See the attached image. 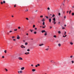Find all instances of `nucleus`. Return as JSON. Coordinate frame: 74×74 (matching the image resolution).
I'll use <instances>...</instances> for the list:
<instances>
[{
    "label": "nucleus",
    "instance_id": "nucleus-27",
    "mask_svg": "<svg viewBox=\"0 0 74 74\" xmlns=\"http://www.w3.org/2000/svg\"><path fill=\"white\" fill-rule=\"evenodd\" d=\"M53 37H54V38H56V36L54 35L53 36Z\"/></svg>",
    "mask_w": 74,
    "mask_h": 74
},
{
    "label": "nucleus",
    "instance_id": "nucleus-19",
    "mask_svg": "<svg viewBox=\"0 0 74 74\" xmlns=\"http://www.w3.org/2000/svg\"><path fill=\"white\" fill-rule=\"evenodd\" d=\"M58 33H59V34H60L61 33V32L60 31H59L58 32Z\"/></svg>",
    "mask_w": 74,
    "mask_h": 74
},
{
    "label": "nucleus",
    "instance_id": "nucleus-49",
    "mask_svg": "<svg viewBox=\"0 0 74 74\" xmlns=\"http://www.w3.org/2000/svg\"><path fill=\"white\" fill-rule=\"evenodd\" d=\"M13 40L14 41H16V39H13Z\"/></svg>",
    "mask_w": 74,
    "mask_h": 74
},
{
    "label": "nucleus",
    "instance_id": "nucleus-11",
    "mask_svg": "<svg viewBox=\"0 0 74 74\" xmlns=\"http://www.w3.org/2000/svg\"><path fill=\"white\" fill-rule=\"evenodd\" d=\"M51 18H49V22H51Z\"/></svg>",
    "mask_w": 74,
    "mask_h": 74
},
{
    "label": "nucleus",
    "instance_id": "nucleus-44",
    "mask_svg": "<svg viewBox=\"0 0 74 74\" xmlns=\"http://www.w3.org/2000/svg\"><path fill=\"white\" fill-rule=\"evenodd\" d=\"M17 29H14V31H17Z\"/></svg>",
    "mask_w": 74,
    "mask_h": 74
},
{
    "label": "nucleus",
    "instance_id": "nucleus-62",
    "mask_svg": "<svg viewBox=\"0 0 74 74\" xmlns=\"http://www.w3.org/2000/svg\"><path fill=\"white\" fill-rule=\"evenodd\" d=\"M28 33L26 34V35H27V36L28 35Z\"/></svg>",
    "mask_w": 74,
    "mask_h": 74
},
{
    "label": "nucleus",
    "instance_id": "nucleus-63",
    "mask_svg": "<svg viewBox=\"0 0 74 74\" xmlns=\"http://www.w3.org/2000/svg\"><path fill=\"white\" fill-rule=\"evenodd\" d=\"M12 18H13L14 16H12Z\"/></svg>",
    "mask_w": 74,
    "mask_h": 74
},
{
    "label": "nucleus",
    "instance_id": "nucleus-61",
    "mask_svg": "<svg viewBox=\"0 0 74 74\" xmlns=\"http://www.w3.org/2000/svg\"><path fill=\"white\" fill-rule=\"evenodd\" d=\"M42 28H43V29H44V28H45V27H42Z\"/></svg>",
    "mask_w": 74,
    "mask_h": 74
},
{
    "label": "nucleus",
    "instance_id": "nucleus-39",
    "mask_svg": "<svg viewBox=\"0 0 74 74\" xmlns=\"http://www.w3.org/2000/svg\"><path fill=\"white\" fill-rule=\"evenodd\" d=\"M27 51H28V52H29V51H30V49H28L27 50Z\"/></svg>",
    "mask_w": 74,
    "mask_h": 74
},
{
    "label": "nucleus",
    "instance_id": "nucleus-25",
    "mask_svg": "<svg viewBox=\"0 0 74 74\" xmlns=\"http://www.w3.org/2000/svg\"><path fill=\"white\" fill-rule=\"evenodd\" d=\"M37 65L38 66H40V64H37Z\"/></svg>",
    "mask_w": 74,
    "mask_h": 74
},
{
    "label": "nucleus",
    "instance_id": "nucleus-41",
    "mask_svg": "<svg viewBox=\"0 0 74 74\" xmlns=\"http://www.w3.org/2000/svg\"><path fill=\"white\" fill-rule=\"evenodd\" d=\"M65 34H66V32H65V33L64 34V35H65Z\"/></svg>",
    "mask_w": 74,
    "mask_h": 74
},
{
    "label": "nucleus",
    "instance_id": "nucleus-54",
    "mask_svg": "<svg viewBox=\"0 0 74 74\" xmlns=\"http://www.w3.org/2000/svg\"><path fill=\"white\" fill-rule=\"evenodd\" d=\"M72 57H73V56H70L71 58H72Z\"/></svg>",
    "mask_w": 74,
    "mask_h": 74
},
{
    "label": "nucleus",
    "instance_id": "nucleus-56",
    "mask_svg": "<svg viewBox=\"0 0 74 74\" xmlns=\"http://www.w3.org/2000/svg\"><path fill=\"white\" fill-rule=\"evenodd\" d=\"M2 58H4V56H2Z\"/></svg>",
    "mask_w": 74,
    "mask_h": 74
},
{
    "label": "nucleus",
    "instance_id": "nucleus-31",
    "mask_svg": "<svg viewBox=\"0 0 74 74\" xmlns=\"http://www.w3.org/2000/svg\"><path fill=\"white\" fill-rule=\"evenodd\" d=\"M43 25H45V22H43L42 23Z\"/></svg>",
    "mask_w": 74,
    "mask_h": 74
},
{
    "label": "nucleus",
    "instance_id": "nucleus-16",
    "mask_svg": "<svg viewBox=\"0 0 74 74\" xmlns=\"http://www.w3.org/2000/svg\"><path fill=\"white\" fill-rule=\"evenodd\" d=\"M21 47L22 48H23V45H22L21 46Z\"/></svg>",
    "mask_w": 74,
    "mask_h": 74
},
{
    "label": "nucleus",
    "instance_id": "nucleus-5",
    "mask_svg": "<svg viewBox=\"0 0 74 74\" xmlns=\"http://www.w3.org/2000/svg\"><path fill=\"white\" fill-rule=\"evenodd\" d=\"M29 53H29V52H27V53H25V55H28V54H29Z\"/></svg>",
    "mask_w": 74,
    "mask_h": 74
},
{
    "label": "nucleus",
    "instance_id": "nucleus-42",
    "mask_svg": "<svg viewBox=\"0 0 74 74\" xmlns=\"http://www.w3.org/2000/svg\"><path fill=\"white\" fill-rule=\"evenodd\" d=\"M42 17H43V16L42 15V16H40V18H42Z\"/></svg>",
    "mask_w": 74,
    "mask_h": 74
},
{
    "label": "nucleus",
    "instance_id": "nucleus-20",
    "mask_svg": "<svg viewBox=\"0 0 74 74\" xmlns=\"http://www.w3.org/2000/svg\"><path fill=\"white\" fill-rule=\"evenodd\" d=\"M27 44H28V43H27V42H26L25 43V45H27Z\"/></svg>",
    "mask_w": 74,
    "mask_h": 74
},
{
    "label": "nucleus",
    "instance_id": "nucleus-46",
    "mask_svg": "<svg viewBox=\"0 0 74 74\" xmlns=\"http://www.w3.org/2000/svg\"><path fill=\"white\" fill-rule=\"evenodd\" d=\"M3 3H5V1H3Z\"/></svg>",
    "mask_w": 74,
    "mask_h": 74
},
{
    "label": "nucleus",
    "instance_id": "nucleus-34",
    "mask_svg": "<svg viewBox=\"0 0 74 74\" xmlns=\"http://www.w3.org/2000/svg\"><path fill=\"white\" fill-rule=\"evenodd\" d=\"M71 10H70L69 12V14H71Z\"/></svg>",
    "mask_w": 74,
    "mask_h": 74
},
{
    "label": "nucleus",
    "instance_id": "nucleus-37",
    "mask_svg": "<svg viewBox=\"0 0 74 74\" xmlns=\"http://www.w3.org/2000/svg\"><path fill=\"white\" fill-rule=\"evenodd\" d=\"M64 19H66V16H64Z\"/></svg>",
    "mask_w": 74,
    "mask_h": 74
},
{
    "label": "nucleus",
    "instance_id": "nucleus-59",
    "mask_svg": "<svg viewBox=\"0 0 74 74\" xmlns=\"http://www.w3.org/2000/svg\"><path fill=\"white\" fill-rule=\"evenodd\" d=\"M65 29V28H64V27H62V29Z\"/></svg>",
    "mask_w": 74,
    "mask_h": 74
},
{
    "label": "nucleus",
    "instance_id": "nucleus-9",
    "mask_svg": "<svg viewBox=\"0 0 74 74\" xmlns=\"http://www.w3.org/2000/svg\"><path fill=\"white\" fill-rule=\"evenodd\" d=\"M17 39L19 40V39H20V37L19 36H17Z\"/></svg>",
    "mask_w": 74,
    "mask_h": 74
},
{
    "label": "nucleus",
    "instance_id": "nucleus-26",
    "mask_svg": "<svg viewBox=\"0 0 74 74\" xmlns=\"http://www.w3.org/2000/svg\"><path fill=\"white\" fill-rule=\"evenodd\" d=\"M30 30L32 33L33 32V30H32L31 29H30Z\"/></svg>",
    "mask_w": 74,
    "mask_h": 74
},
{
    "label": "nucleus",
    "instance_id": "nucleus-1",
    "mask_svg": "<svg viewBox=\"0 0 74 74\" xmlns=\"http://www.w3.org/2000/svg\"><path fill=\"white\" fill-rule=\"evenodd\" d=\"M18 59L20 60H23V58H22L21 57H18Z\"/></svg>",
    "mask_w": 74,
    "mask_h": 74
},
{
    "label": "nucleus",
    "instance_id": "nucleus-60",
    "mask_svg": "<svg viewBox=\"0 0 74 74\" xmlns=\"http://www.w3.org/2000/svg\"><path fill=\"white\" fill-rule=\"evenodd\" d=\"M14 7H16V5H15Z\"/></svg>",
    "mask_w": 74,
    "mask_h": 74
},
{
    "label": "nucleus",
    "instance_id": "nucleus-47",
    "mask_svg": "<svg viewBox=\"0 0 74 74\" xmlns=\"http://www.w3.org/2000/svg\"><path fill=\"white\" fill-rule=\"evenodd\" d=\"M1 4H3V2H1Z\"/></svg>",
    "mask_w": 74,
    "mask_h": 74
},
{
    "label": "nucleus",
    "instance_id": "nucleus-6",
    "mask_svg": "<svg viewBox=\"0 0 74 74\" xmlns=\"http://www.w3.org/2000/svg\"><path fill=\"white\" fill-rule=\"evenodd\" d=\"M44 35L45 36H47V32H45V33Z\"/></svg>",
    "mask_w": 74,
    "mask_h": 74
},
{
    "label": "nucleus",
    "instance_id": "nucleus-30",
    "mask_svg": "<svg viewBox=\"0 0 74 74\" xmlns=\"http://www.w3.org/2000/svg\"><path fill=\"white\" fill-rule=\"evenodd\" d=\"M34 34H37V32H34Z\"/></svg>",
    "mask_w": 74,
    "mask_h": 74
},
{
    "label": "nucleus",
    "instance_id": "nucleus-43",
    "mask_svg": "<svg viewBox=\"0 0 74 74\" xmlns=\"http://www.w3.org/2000/svg\"><path fill=\"white\" fill-rule=\"evenodd\" d=\"M64 2H65V0H64V1L62 3H64Z\"/></svg>",
    "mask_w": 74,
    "mask_h": 74
},
{
    "label": "nucleus",
    "instance_id": "nucleus-57",
    "mask_svg": "<svg viewBox=\"0 0 74 74\" xmlns=\"http://www.w3.org/2000/svg\"><path fill=\"white\" fill-rule=\"evenodd\" d=\"M25 11L27 12V11H28V10L27 9L26 10H25Z\"/></svg>",
    "mask_w": 74,
    "mask_h": 74
},
{
    "label": "nucleus",
    "instance_id": "nucleus-12",
    "mask_svg": "<svg viewBox=\"0 0 74 74\" xmlns=\"http://www.w3.org/2000/svg\"><path fill=\"white\" fill-rule=\"evenodd\" d=\"M53 21H56V19H55V18H54L53 19Z\"/></svg>",
    "mask_w": 74,
    "mask_h": 74
},
{
    "label": "nucleus",
    "instance_id": "nucleus-64",
    "mask_svg": "<svg viewBox=\"0 0 74 74\" xmlns=\"http://www.w3.org/2000/svg\"><path fill=\"white\" fill-rule=\"evenodd\" d=\"M62 4H63V5H64V3H62Z\"/></svg>",
    "mask_w": 74,
    "mask_h": 74
},
{
    "label": "nucleus",
    "instance_id": "nucleus-17",
    "mask_svg": "<svg viewBox=\"0 0 74 74\" xmlns=\"http://www.w3.org/2000/svg\"><path fill=\"white\" fill-rule=\"evenodd\" d=\"M71 62H72V64H73V63H74V61H71Z\"/></svg>",
    "mask_w": 74,
    "mask_h": 74
},
{
    "label": "nucleus",
    "instance_id": "nucleus-53",
    "mask_svg": "<svg viewBox=\"0 0 74 74\" xmlns=\"http://www.w3.org/2000/svg\"><path fill=\"white\" fill-rule=\"evenodd\" d=\"M33 66H34L33 64H31V66H32V67Z\"/></svg>",
    "mask_w": 74,
    "mask_h": 74
},
{
    "label": "nucleus",
    "instance_id": "nucleus-8",
    "mask_svg": "<svg viewBox=\"0 0 74 74\" xmlns=\"http://www.w3.org/2000/svg\"><path fill=\"white\" fill-rule=\"evenodd\" d=\"M20 74H22V73H23V72L22 71H20Z\"/></svg>",
    "mask_w": 74,
    "mask_h": 74
},
{
    "label": "nucleus",
    "instance_id": "nucleus-52",
    "mask_svg": "<svg viewBox=\"0 0 74 74\" xmlns=\"http://www.w3.org/2000/svg\"><path fill=\"white\" fill-rule=\"evenodd\" d=\"M58 15H60V13H58Z\"/></svg>",
    "mask_w": 74,
    "mask_h": 74
},
{
    "label": "nucleus",
    "instance_id": "nucleus-14",
    "mask_svg": "<svg viewBox=\"0 0 74 74\" xmlns=\"http://www.w3.org/2000/svg\"><path fill=\"white\" fill-rule=\"evenodd\" d=\"M36 27V25H33V28H34V27Z\"/></svg>",
    "mask_w": 74,
    "mask_h": 74
},
{
    "label": "nucleus",
    "instance_id": "nucleus-22",
    "mask_svg": "<svg viewBox=\"0 0 74 74\" xmlns=\"http://www.w3.org/2000/svg\"><path fill=\"white\" fill-rule=\"evenodd\" d=\"M5 70L6 71H8V70L6 68L5 69Z\"/></svg>",
    "mask_w": 74,
    "mask_h": 74
},
{
    "label": "nucleus",
    "instance_id": "nucleus-28",
    "mask_svg": "<svg viewBox=\"0 0 74 74\" xmlns=\"http://www.w3.org/2000/svg\"><path fill=\"white\" fill-rule=\"evenodd\" d=\"M4 52L5 53H7V50H5Z\"/></svg>",
    "mask_w": 74,
    "mask_h": 74
},
{
    "label": "nucleus",
    "instance_id": "nucleus-50",
    "mask_svg": "<svg viewBox=\"0 0 74 74\" xmlns=\"http://www.w3.org/2000/svg\"><path fill=\"white\" fill-rule=\"evenodd\" d=\"M12 38H15V37H14V36H12Z\"/></svg>",
    "mask_w": 74,
    "mask_h": 74
},
{
    "label": "nucleus",
    "instance_id": "nucleus-58",
    "mask_svg": "<svg viewBox=\"0 0 74 74\" xmlns=\"http://www.w3.org/2000/svg\"><path fill=\"white\" fill-rule=\"evenodd\" d=\"M37 28H35V30H37Z\"/></svg>",
    "mask_w": 74,
    "mask_h": 74
},
{
    "label": "nucleus",
    "instance_id": "nucleus-13",
    "mask_svg": "<svg viewBox=\"0 0 74 74\" xmlns=\"http://www.w3.org/2000/svg\"><path fill=\"white\" fill-rule=\"evenodd\" d=\"M45 19L44 18H43L42 20V22H44L45 21Z\"/></svg>",
    "mask_w": 74,
    "mask_h": 74
},
{
    "label": "nucleus",
    "instance_id": "nucleus-23",
    "mask_svg": "<svg viewBox=\"0 0 74 74\" xmlns=\"http://www.w3.org/2000/svg\"><path fill=\"white\" fill-rule=\"evenodd\" d=\"M67 36V35H65V36H64V35L63 36V37H66Z\"/></svg>",
    "mask_w": 74,
    "mask_h": 74
},
{
    "label": "nucleus",
    "instance_id": "nucleus-35",
    "mask_svg": "<svg viewBox=\"0 0 74 74\" xmlns=\"http://www.w3.org/2000/svg\"><path fill=\"white\" fill-rule=\"evenodd\" d=\"M18 29H21V27L19 26V27H18Z\"/></svg>",
    "mask_w": 74,
    "mask_h": 74
},
{
    "label": "nucleus",
    "instance_id": "nucleus-38",
    "mask_svg": "<svg viewBox=\"0 0 74 74\" xmlns=\"http://www.w3.org/2000/svg\"><path fill=\"white\" fill-rule=\"evenodd\" d=\"M51 62H52V63H53V60H51Z\"/></svg>",
    "mask_w": 74,
    "mask_h": 74
},
{
    "label": "nucleus",
    "instance_id": "nucleus-2",
    "mask_svg": "<svg viewBox=\"0 0 74 74\" xmlns=\"http://www.w3.org/2000/svg\"><path fill=\"white\" fill-rule=\"evenodd\" d=\"M7 27L8 29H11V27L10 26V25H7Z\"/></svg>",
    "mask_w": 74,
    "mask_h": 74
},
{
    "label": "nucleus",
    "instance_id": "nucleus-24",
    "mask_svg": "<svg viewBox=\"0 0 74 74\" xmlns=\"http://www.w3.org/2000/svg\"><path fill=\"white\" fill-rule=\"evenodd\" d=\"M54 16H55V14H53L52 16V17H54Z\"/></svg>",
    "mask_w": 74,
    "mask_h": 74
},
{
    "label": "nucleus",
    "instance_id": "nucleus-55",
    "mask_svg": "<svg viewBox=\"0 0 74 74\" xmlns=\"http://www.w3.org/2000/svg\"><path fill=\"white\" fill-rule=\"evenodd\" d=\"M46 18H48V16H46Z\"/></svg>",
    "mask_w": 74,
    "mask_h": 74
},
{
    "label": "nucleus",
    "instance_id": "nucleus-36",
    "mask_svg": "<svg viewBox=\"0 0 74 74\" xmlns=\"http://www.w3.org/2000/svg\"><path fill=\"white\" fill-rule=\"evenodd\" d=\"M45 50H46V51H48V50H49V48H47L45 49Z\"/></svg>",
    "mask_w": 74,
    "mask_h": 74
},
{
    "label": "nucleus",
    "instance_id": "nucleus-51",
    "mask_svg": "<svg viewBox=\"0 0 74 74\" xmlns=\"http://www.w3.org/2000/svg\"><path fill=\"white\" fill-rule=\"evenodd\" d=\"M69 12V11H67L66 13H67V14H68Z\"/></svg>",
    "mask_w": 74,
    "mask_h": 74
},
{
    "label": "nucleus",
    "instance_id": "nucleus-40",
    "mask_svg": "<svg viewBox=\"0 0 74 74\" xmlns=\"http://www.w3.org/2000/svg\"><path fill=\"white\" fill-rule=\"evenodd\" d=\"M47 10H50V8H47Z\"/></svg>",
    "mask_w": 74,
    "mask_h": 74
},
{
    "label": "nucleus",
    "instance_id": "nucleus-3",
    "mask_svg": "<svg viewBox=\"0 0 74 74\" xmlns=\"http://www.w3.org/2000/svg\"><path fill=\"white\" fill-rule=\"evenodd\" d=\"M25 69V67H22L21 68V70H23Z\"/></svg>",
    "mask_w": 74,
    "mask_h": 74
},
{
    "label": "nucleus",
    "instance_id": "nucleus-15",
    "mask_svg": "<svg viewBox=\"0 0 74 74\" xmlns=\"http://www.w3.org/2000/svg\"><path fill=\"white\" fill-rule=\"evenodd\" d=\"M71 45H73V42H71L70 43Z\"/></svg>",
    "mask_w": 74,
    "mask_h": 74
},
{
    "label": "nucleus",
    "instance_id": "nucleus-33",
    "mask_svg": "<svg viewBox=\"0 0 74 74\" xmlns=\"http://www.w3.org/2000/svg\"><path fill=\"white\" fill-rule=\"evenodd\" d=\"M12 31H10L9 32V33H12Z\"/></svg>",
    "mask_w": 74,
    "mask_h": 74
},
{
    "label": "nucleus",
    "instance_id": "nucleus-18",
    "mask_svg": "<svg viewBox=\"0 0 74 74\" xmlns=\"http://www.w3.org/2000/svg\"><path fill=\"white\" fill-rule=\"evenodd\" d=\"M58 45L59 47H60V46H61V45L60 43L58 44Z\"/></svg>",
    "mask_w": 74,
    "mask_h": 74
},
{
    "label": "nucleus",
    "instance_id": "nucleus-10",
    "mask_svg": "<svg viewBox=\"0 0 74 74\" xmlns=\"http://www.w3.org/2000/svg\"><path fill=\"white\" fill-rule=\"evenodd\" d=\"M39 45V46H41L42 45H44V44L42 43L40 45Z\"/></svg>",
    "mask_w": 74,
    "mask_h": 74
},
{
    "label": "nucleus",
    "instance_id": "nucleus-45",
    "mask_svg": "<svg viewBox=\"0 0 74 74\" xmlns=\"http://www.w3.org/2000/svg\"><path fill=\"white\" fill-rule=\"evenodd\" d=\"M35 67H38V66L37 65H36L35 66Z\"/></svg>",
    "mask_w": 74,
    "mask_h": 74
},
{
    "label": "nucleus",
    "instance_id": "nucleus-29",
    "mask_svg": "<svg viewBox=\"0 0 74 74\" xmlns=\"http://www.w3.org/2000/svg\"><path fill=\"white\" fill-rule=\"evenodd\" d=\"M72 15L73 16H74V13H72Z\"/></svg>",
    "mask_w": 74,
    "mask_h": 74
},
{
    "label": "nucleus",
    "instance_id": "nucleus-7",
    "mask_svg": "<svg viewBox=\"0 0 74 74\" xmlns=\"http://www.w3.org/2000/svg\"><path fill=\"white\" fill-rule=\"evenodd\" d=\"M32 70L33 72H34L36 71V70L34 69H32Z\"/></svg>",
    "mask_w": 74,
    "mask_h": 74
},
{
    "label": "nucleus",
    "instance_id": "nucleus-21",
    "mask_svg": "<svg viewBox=\"0 0 74 74\" xmlns=\"http://www.w3.org/2000/svg\"><path fill=\"white\" fill-rule=\"evenodd\" d=\"M25 19H26V20H27V21L29 20V18H26Z\"/></svg>",
    "mask_w": 74,
    "mask_h": 74
},
{
    "label": "nucleus",
    "instance_id": "nucleus-48",
    "mask_svg": "<svg viewBox=\"0 0 74 74\" xmlns=\"http://www.w3.org/2000/svg\"><path fill=\"white\" fill-rule=\"evenodd\" d=\"M54 24L55 25V24H56V22H55V21H54Z\"/></svg>",
    "mask_w": 74,
    "mask_h": 74
},
{
    "label": "nucleus",
    "instance_id": "nucleus-4",
    "mask_svg": "<svg viewBox=\"0 0 74 74\" xmlns=\"http://www.w3.org/2000/svg\"><path fill=\"white\" fill-rule=\"evenodd\" d=\"M42 33H44V32H45V30H42L41 31Z\"/></svg>",
    "mask_w": 74,
    "mask_h": 74
},
{
    "label": "nucleus",
    "instance_id": "nucleus-32",
    "mask_svg": "<svg viewBox=\"0 0 74 74\" xmlns=\"http://www.w3.org/2000/svg\"><path fill=\"white\" fill-rule=\"evenodd\" d=\"M11 57L12 58H14V55H13L11 56Z\"/></svg>",
    "mask_w": 74,
    "mask_h": 74
}]
</instances>
